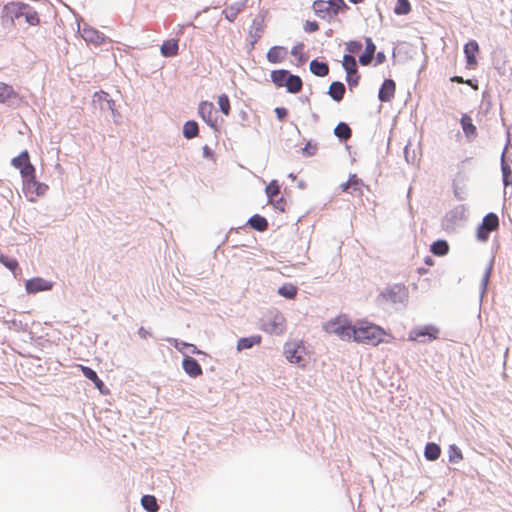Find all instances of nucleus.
<instances>
[{
	"label": "nucleus",
	"instance_id": "f257e3e1",
	"mask_svg": "<svg viewBox=\"0 0 512 512\" xmlns=\"http://www.w3.org/2000/svg\"><path fill=\"white\" fill-rule=\"evenodd\" d=\"M386 337L392 338V336L380 326L367 321H359L356 324L353 341L359 344L377 346L381 343L389 342Z\"/></svg>",
	"mask_w": 512,
	"mask_h": 512
},
{
	"label": "nucleus",
	"instance_id": "f03ea898",
	"mask_svg": "<svg viewBox=\"0 0 512 512\" xmlns=\"http://www.w3.org/2000/svg\"><path fill=\"white\" fill-rule=\"evenodd\" d=\"M323 329L329 334L336 335L343 341H353L356 324H352L351 320L347 315L340 314L335 318L327 321L323 325Z\"/></svg>",
	"mask_w": 512,
	"mask_h": 512
},
{
	"label": "nucleus",
	"instance_id": "7ed1b4c3",
	"mask_svg": "<svg viewBox=\"0 0 512 512\" xmlns=\"http://www.w3.org/2000/svg\"><path fill=\"white\" fill-rule=\"evenodd\" d=\"M284 355L290 363L300 367H304L309 358L307 348L300 340L287 341L284 345Z\"/></svg>",
	"mask_w": 512,
	"mask_h": 512
},
{
	"label": "nucleus",
	"instance_id": "20e7f679",
	"mask_svg": "<svg viewBox=\"0 0 512 512\" xmlns=\"http://www.w3.org/2000/svg\"><path fill=\"white\" fill-rule=\"evenodd\" d=\"M439 329L433 325H426L415 328L409 332L408 340L413 342L425 343L438 338Z\"/></svg>",
	"mask_w": 512,
	"mask_h": 512
},
{
	"label": "nucleus",
	"instance_id": "39448f33",
	"mask_svg": "<svg viewBox=\"0 0 512 512\" xmlns=\"http://www.w3.org/2000/svg\"><path fill=\"white\" fill-rule=\"evenodd\" d=\"M499 227V219L496 214L489 213L487 214L483 220L482 224L477 229V239L484 242L488 239L489 234Z\"/></svg>",
	"mask_w": 512,
	"mask_h": 512
},
{
	"label": "nucleus",
	"instance_id": "423d86ee",
	"mask_svg": "<svg viewBox=\"0 0 512 512\" xmlns=\"http://www.w3.org/2000/svg\"><path fill=\"white\" fill-rule=\"evenodd\" d=\"M53 287V282L48 281L41 277H35L25 282V289L29 294L38 292L49 291Z\"/></svg>",
	"mask_w": 512,
	"mask_h": 512
},
{
	"label": "nucleus",
	"instance_id": "0eeeda50",
	"mask_svg": "<svg viewBox=\"0 0 512 512\" xmlns=\"http://www.w3.org/2000/svg\"><path fill=\"white\" fill-rule=\"evenodd\" d=\"M264 330L270 334L280 335L285 331V318L281 313H275L264 324Z\"/></svg>",
	"mask_w": 512,
	"mask_h": 512
},
{
	"label": "nucleus",
	"instance_id": "6e6552de",
	"mask_svg": "<svg viewBox=\"0 0 512 512\" xmlns=\"http://www.w3.org/2000/svg\"><path fill=\"white\" fill-rule=\"evenodd\" d=\"M198 113L209 126H217V114L211 102H202L199 105Z\"/></svg>",
	"mask_w": 512,
	"mask_h": 512
},
{
	"label": "nucleus",
	"instance_id": "1a4fd4ad",
	"mask_svg": "<svg viewBox=\"0 0 512 512\" xmlns=\"http://www.w3.org/2000/svg\"><path fill=\"white\" fill-rule=\"evenodd\" d=\"M363 182L357 175L353 174L349 177L348 181L340 185L342 192H347L352 195L362 196Z\"/></svg>",
	"mask_w": 512,
	"mask_h": 512
},
{
	"label": "nucleus",
	"instance_id": "9d476101",
	"mask_svg": "<svg viewBox=\"0 0 512 512\" xmlns=\"http://www.w3.org/2000/svg\"><path fill=\"white\" fill-rule=\"evenodd\" d=\"M396 91V84L392 79H387L383 82L378 97L382 102H390L394 96Z\"/></svg>",
	"mask_w": 512,
	"mask_h": 512
},
{
	"label": "nucleus",
	"instance_id": "9b49d317",
	"mask_svg": "<svg viewBox=\"0 0 512 512\" xmlns=\"http://www.w3.org/2000/svg\"><path fill=\"white\" fill-rule=\"evenodd\" d=\"M245 7H246V0H240L237 2H233V3L229 4L223 10V14L229 22H233V21H235L237 16L244 10Z\"/></svg>",
	"mask_w": 512,
	"mask_h": 512
},
{
	"label": "nucleus",
	"instance_id": "f8f14e48",
	"mask_svg": "<svg viewBox=\"0 0 512 512\" xmlns=\"http://www.w3.org/2000/svg\"><path fill=\"white\" fill-rule=\"evenodd\" d=\"M460 124L467 140L472 141L477 137V128L468 114L461 116Z\"/></svg>",
	"mask_w": 512,
	"mask_h": 512
},
{
	"label": "nucleus",
	"instance_id": "ddd939ff",
	"mask_svg": "<svg viewBox=\"0 0 512 512\" xmlns=\"http://www.w3.org/2000/svg\"><path fill=\"white\" fill-rule=\"evenodd\" d=\"M384 296L392 302H402L407 297V289L404 285H394L385 292Z\"/></svg>",
	"mask_w": 512,
	"mask_h": 512
},
{
	"label": "nucleus",
	"instance_id": "4468645a",
	"mask_svg": "<svg viewBox=\"0 0 512 512\" xmlns=\"http://www.w3.org/2000/svg\"><path fill=\"white\" fill-rule=\"evenodd\" d=\"M20 174L23 178L24 185L28 188L36 185V171L35 167L31 164L30 160L20 170Z\"/></svg>",
	"mask_w": 512,
	"mask_h": 512
},
{
	"label": "nucleus",
	"instance_id": "2eb2a0df",
	"mask_svg": "<svg viewBox=\"0 0 512 512\" xmlns=\"http://www.w3.org/2000/svg\"><path fill=\"white\" fill-rule=\"evenodd\" d=\"M479 52L478 43L475 40H471L464 46V53L467 59L468 67H475L477 64L476 55Z\"/></svg>",
	"mask_w": 512,
	"mask_h": 512
},
{
	"label": "nucleus",
	"instance_id": "dca6fc26",
	"mask_svg": "<svg viewBox=\"0 0 512 512\" xmlns=\"http://www.w3.org/2000/svg\"><path fill=\"white\" fill-rule=\"evenodd\" d=\"M288 55V51L282 46H273L267 52V60L270 63L277 64L285 60Z\"/></svg>",
	"mask_w": 512,
	"mask_h": 512
},
{
	"label": "nucleus",
	"instance_id": "f3484780",
	"mask_svg": "<svg viewBox=\"0 0 512 512\" xmlns=\"http://www.w3.org/2000/svg\"><path fill=\"white\" fill-rule=\"evenodd\" d=\"M365 43V52L359 57V62L363 66H367L371 63L376 50V46L371 38L367 37L365 39Z\"/></svg>",
	"mask_w": 512,
	"mask_h": 512
},
{
	"label": "nucleus",
	"instance_id": "a211bd4d",
	"mask_svg": "<svg viewBox=\"0 0 512 512\" xmlns=\"http://www.w3.org/2000/svg\"><path fill=\"white\" fill-rule=\"evenodd\" d=\"M313 10L318 17L323 19L335 17V15L332 14V10L329 9V5H327V2L324 0L314 1Z\"/></svg>",
	"mask_w": 512,
	"mask_h": 512
},
{
	"label": "nucleus",
	"instance_id": "6ab92c4d",
	"mask_svg": "<svg viewBox=\"0 0 512 512\" xmlns=\"http://www.w3.org/2000/svg\"><path fill=\"white\" fill-rule=\"evenodd\" d=\"M345 90L342 82L335 81L330 84L328 94L333 100L340 102L344 98Z\"/></svg>",
	"mask_w": 512,
	"mask_h": 512
},
{
	"label": "nucleus",
	"instance_id": "aec40b11",
	"mask_svg": "<svg viewBox=\"0 0 512 512\" xmlns=\"http://www.w3.org/2000/svg\"><path fill=\"white\" fill-rule=\"evenodd\" d=\"M284 86L287 88L288 92L295 94L302 90L303 82L299 76L289 74Z\"/></svg>",
	"mask_w": 512,
	"mask_h": 512
},
{
	"label": "nucleus",
	"instance_id": "412c9836",
	"mask_svg": "<svg viewBox=\"0 0 512 512\" xmlns=\"http://www.w3.org/2000/svg\"><path fill=\"white\" fill-rule=\"evenodd\" d=\"M80 370L82 371L83 375L91 380L95 386L102 391V388L104 387L103 381L98 377L97 373L90 367L84 366V365H78Z\"/></svg>",
	"mask_w": 512,
	"mask_h": 512
},
{
	"label": "nucleus",
	"instance_id": "4be33fe9",
	"mask_svg": "<svg viewBox=\"0 0 512 512\" xmlns=\"http://www.w3.org/2000/svg\"><path fill=\"white\" fill-rule=\"evenodd\" d=\"M261 339L262 338L260 335H254V336H250V337L241 338L238 340L237 349L239 351L245 350V349H250L254 345L260 344Z\"/></svg>",
	"mask_w": 512,
	"mask_h": 512
},
{
	"label": "nucleus",
	"instance_id": "5701e85b",
	"mask_svg": "<svg viewBox=\"0 0 512 512\" xmlns=\"http://www.w3.org/2000/svg\"><path fill=\"white\" fill-rule=\"evenodd\" d=\"M248 224L251 228L263 232L267 230L268 228V221L263 216H260L258 214L253 215L249 220Z\"/></svg>",
	"mask_w": 512,
	"mask_h": 512
},
{
	"label": "nucleus",
	"instance_id": "b1692460",
	"mask_svg": "<svg viewBox=\"0 0 512 512\" xmlns=\"http://www.w3.org/2000/svg\"><path fill=\"white\" fill-rule=\"evenodd\" d=\"M310 71L319 77H325L329 73V67L324 62H319L318 60H312L310 62Z\"/></svg>",
	"mask_w": 512,
	"mask_h": 512
},
{
	"label": "nucleus",
	"instance_id": "393cba45",
	"mask_svg": "<svg viewBox=\"0 0 512 512\" xmlns=\"http://www.w3.org/2000/svg\"><path fill=\"white\" fill-rule=\"evenodd\" d=\"M424 455H425V458L429 461H435L437 460L440 455H441V448L438 444L436 443H428L426 446H425V450H424Z\"/></svg>",
	"mask_w": 512,
	"mask_h": 512
},
{
	"label": "nucleus",
	"instance_id": "a878e982",
	"mask_svg": "<svg viewBox=\"0 0 512 512\" xmlns=\"http://www.w3.org/2000/svg\"><path fill=\"white\" fill-rule=\"evenodd\" d=\"M178 52V42L174 39L165 41L161 46V53L165 57L175 56Z\"/></svg>",
	"mask_w": 512,
	"mask_h": 512
},
{
	"label": "nucleus",
	"instance_id": "bb28decb",
	"mask_svg": "<svg viewBox=\"0 0 512 512\" xmlns=\"http://www.w3.org/2000/svg\"><path fill=\"white\" fill-rule=\"evenodd\" d=\"M334 134L343 141H346L351 138L352 131L348 124L344 122H340L334 129Z\"/></svg>",
	"mask_w": 512,
	"mask_h": 512
},
{
	"label": "nucleus",
	"instance_id": "cd10ccee",
	"mask_svg": "<svg viewBox=\"0 0 512 512\" xmlns=\"http://www.w3.org/2000/svg\"><path fill=\"white\" fill-rule=\"evenodd\" d=\"M16 97H17V93L14 91L12 86L5 84V83L0 84V102L1 103H4V102L11 100L13 98H16Z\"/></svg>",
	"mask_w": 512,
	"mask_h": 512
},
{
	"label": "nucleus",
	"instance_id": "c85d7f7f",
	"mask_svg": "<svg viewBox=\"0 0 512 512\" xmlns=\"http://www.w3.org/2000/svg\"><path fill=\"white\" fill-rule=\"evenodd\" d=\"M81 35L87 42L98 44L102 41V37L98 31L92 28H83Z\"/></svg>",
	"mask_w": 512,
	"mask_h": 512
},
{
	"label": "nucleus",
	"instance_id": "c756f323",
	"mask_svg": "<svg viewBox=\"0 0 512 512\" xmlns=\"http://www.w3.org/2000/svg\"><path fill=\"white\" fill-rule=\"evenodd\" d=\"M289 72L287 70H275L271 73L272 82L277 87H283L285 85L286 79L289 76Z\"/></svg>",
	"mask_w": 512,
	"mask_h": 512
},
{
	"label": "nucleus",
	"instance_id": "7c9ffc66",
	"mask_svg": "<svg viewBox=\"0 0 512 512\" xmlns=\"http://www.w3.org/2000/svg\"><path fill=\"white\" fill-rule=\"evenodd\" d=\"M141 504L145 510L148 512H157L159 510V506L157 504V500L152 495H145L141 499Z\"/></svg>",
	"mask_w": 512,
	"mask_h": 512
},
{
	"label": "nucleus",
	"instance_id": "2f4dec72",
	"mask_svg": "<svg viewBox=\"0 0 512 512\" xmlns=\"http://www.w3.org/2000/svg\"><path fill=\"white\" fill-rule=\"evenodd\" d=\"M326 2L327 5H329V9L332 10V14L335 16H337L340 12H344L349 9L344 0H328Z\"/></svg>",
	"mask_w": 512,
	"mask_h": 512
},
{
	"label": "nucleus",
	"instance_id": "473e14b6",
	"mask_svg": "<svg viewBox=\"0 0 512 512\" xmlns=\"http://www.w3.org/2000/svg\"><path fill=\"white\" fill-rule=\"evenodd\" d=\"M449 251V245L445 240H438L431 246V252L437 256H444Z\"/></svg>",
	"mask_w": 512,
	"mask_h": 512
},
{
	"label": "nucleus",
	"instance_id": "72a5a7b5",
	"mask_svg": "<svg viewBox=\"0 0 512 512\" xmlns=\"http://www.w3.org/2000/svg\"><path fill=\"white\" fill-rule=\"evenodd\" d=\"M342 65L347 74H356L357 63L352 55H344Z\"/></svg>",
	"mask_w": 512,
	"mask_h": 512
},
{
	"label": "nucleus",
	"instance_id": "f704fd0d",
	"mask_svg": "<svg viewBox=\"0 0 512 512\" xmlns=\"http://www.w3.org/2000/svg\"><path fill=\"white\" fill-rule=\"evenodd\" d=\"M266 195L270 203H273L274 198L280 193V185L276 180H272L265 189Z\"/></svg>",
	"mask_w": 512,
	"mask_h": 512
},
{
	"label": "nucleus",
	"instance_id": "c9c22d12",
	"mask_svg": "<svg viewBox=\"0 0 512 512\" xmlns=\"http://www.w3.org/2000/svg\"><path fill=\"white\" fill-rule=\"evenodd\" d=\"M297 291V287L293 284H285L278 289V293L287 299H294Z\"/></svg>",
	"mask_w": 512,
	"mask_h": 512
},
{
	"label": "nucleus",
	"instance_id": "e433bc0d",
	"mask_svg": "<svg viewBox=\"0 0 512 512\" xmlns=\"http://www.w3.org/2000/svg\"><path fill=\"white\" fill-rule=\"evenodd\" d=\"M411 11V5L408 0H397L394 7L396 15H407Z\"/></svg>",
	"mask_w": 512,
	"mask_h": 512
},
{
	"label": "nucleus",
	"instance_id": "4c0bfd02",
	"mask_svg": "<svg viewBox=\"0 0 512 512\" xmlns=\"http://www.w3.org/2000/svg\"><path fill=\"white\" fill-rule=\"evenodd\" d=\"M30 160L28 151H23L17 157L12 159V165L19 169V171L26 165V163Z\"/></svg>",
	"mask_w": 512,
	"mask_h": 512
},
{
	"label": "nucleus",
	"instance_id": "58836bf2",
	"mask_svg": "<svg viewBox=\"0 0 512 512\" xmlns=\"http://www.w3.org/2000/svg\"><path fill=\"white\" fill-rule=\"evenodd\" d=\"M448 457L451 463H458L463 459V454L455 444H452L448 449Z\"/></svg>",
	"mask_w": 512,
	"mask_h": 512
},
{
	"label": "nucleus",
	"instance_id": "ea45409f",
	"mask_svg": "<svg viewBox=\"0 0 512 512\" xmlns=\"http://www.w3.org/2000/svg\"><path fill=\"white\" fill-rule=\"evenodd\" d=\"M217 103L219 105L221 112L224 115L228 116L231 110L229 97L226 94H221L218 97Z\"/></svg>",
	"mask_w": 512,
	"mask_h": 512
},
{
	"label": "nucleus",
	"instance_id": "a19ab883",
	"mask_svg": "<svg viewBox=\"0 0 512 512\" xmlns=\"http://www.w3.org/2000/svg\"><path fill=\"white\" fill-rule=\"evenodd\" d=\"M502 174H503V182L505 186H509L512 184V171L510 166L502 161L501 165Z\"/></svg>",
	"mask_w": 512,
	"mask_h": 512
},
{
	"label": "nucleus",
	"instance_id": "79ce46f5",
	"mask_svg": "<svg viewBox=\"0 0 512 512\" xmlns=\"http://www.w3.org/2000/svg\"><path fill=\"white\" fill-rule=\"evenodd\" d=\"M0 263L6 268L14 272L18 268V262L14 258H8L7 256L0 254Z\"/></svg>",
	"mask_w": 512,
	"mask_h": 512
},
{
	"label": "nucleus",
	"instance_id": "37998d69",
	"mask_svg": "<svg viewBox=\"0 0 512 512\" xmlns=\"http://www.w3.org/2000/svg\"><path fill=\"white\" fill-rule=\"evenodd\" d=\"M303 49H304L303 43H299V44L295 45L291 50V54L293 56L297 57L300 62L305 61Z\"/></svg>",
	"mask_w": 512,
	"mask_h": 512
},
{
	"label": "nucleus",
	"instance_id": "c03bdc74",
	"mask_svg": "<svg viewBox=\"0 0 512 512\" xmlns=\"http://www.w3.org/2000/svg\"><path fill=\"white\" fill-rule=\"evenodd\" d=\"M23 14L25 15L26 21L30 25H37V24H39V16H38L37 12L32 11V10H28L27 12H25Z\"/></svg>",
	"mask_w": 512,
	"mask_h": 512
},
{
	"label": "nucleus",
	"instance_id": "a18cd8bd",
	"mask_svg": "<svg viewBox=\"0 0 512 512\" xmlns=\"http://www.w3.org/2000/svg\"><path fill=\"white\" fill-rule=\"evenodd\" d=\"M349 53H358L362 49V43L359 41H350L346 47Z\"/></svg>",
	"mask_w": 512,
	"mask_h": 512
},
{
	"label": "nucleus",
	"instance_id": "49530a36",
	"mask_svg": "<svg viewBox=\"0 0 512 512\" xmlns=\"http://www.w3.org/2000/svg\"><path fill=\"white\" fill-rule=\"evenodd\" d=\"M319 29V25L316 21H306L304 30L308 33L316 32Z\"/></svg>",
	"mask_w": 512,
	"mask_h": 512
},
{
	"label": "nucleus",
	"instance_id": "de8ad7c7",
	"mask_svg": "<svg viewBox=\"0 0 512 512\" xmlns=\"http://www.w3.org/2000/svg\"><path fill=\"white\" fill-rule=\"evenodd\" d=\"M346 81L350 87L357 86L359 81V75L356 74H347Z\"/></svg>",
	"mask_w": 512,
	"mask_h": 512
},
{
	"label": "nucleus",
	"instance_id": "09e8293b",
	"mask_svg": "<svg viewBox=\"0 0 512 512\" xmlns=\"http://www.w3.org/2000/svg\"><path fill=\"white\" fill-rule=\"evenodd\" d=\"M276 209L280 210V211H285V208H286V201L284 198H280L278 200H276L274 198V201L273 203H271Z\"/></svg>",
	"mask_w": 512,
	"mask_h": 512
},
{
	"label": "nucleus",
	"instance_id": "8fccbe9b",
	"mask_svg": "<svg viewBox=\"0 0 512 512\" xmlns=\"http://www.w3.org/2000/svg\"><path fill=\"white\" fill-rule=\"evenodd\" d=\"M183 134L187 139H192V121H187L185 123Z\"/></svg>",
	"mask_w": 512,
	"mask_h": 512
},
{
	"label": "nucleus",
	"instance_id": "3c124183",
	"mask_svg": "<svg viewBox=\"0 0 512 512\" xmlns=\"http://www.w3.org/2000/svg\"><path fill=\"white\" fill-rule=\"evenodd\" d=\"M275 113H276L277 118L280 121H283L286 118V116L288 115V111L284 107H277L275 109Z\"/></svg>",
	"mask_w": 512,
	"mask_h": 512
},
{
	"label": "nucleus",
	"instance_id": "603ef678",
	"mask_svg": "<svg viewBox=\"0 0 512 512\" xmlns=\"http://www.w3.org/2000/svg\"><path fill=\"white\" fill-rule=\"evenodd\" d=\"M183 368L189 374L192 375V360L186 356L183 360Z\"/></svg>",
	"mask_w": 512,
	"mask_h": 512
},
{
	"label": "nucleus",
	"instance_id": "864d4df0",
	"mask_svg": "<svg viewBox=\"0 0 512 512\" xmlns=\"http://www.w3.org/2000/svg\"><path fill=\"white\" fill-rule=\"evenodd\" d=\"M34 187H36V191H37L38 195L43 194L48 188L47 185L38 183L37 181H36V185Z\"/></svg>",
	"mask_w": 512,
	"mask_h": 512
},
{
	"label": "nucleus",
	"instance_id": "5fc2aeb1",
	"mask_svg": "<svg viewBox=\"0 0 512 512\" xmlns=\"http://www.w3.org/2000/svg\"><path fill=\"white\" fill-rule=\"evenodd\" d=\"M201 373H202L201 366L196 361H194V377L197 375H200Z\"/></svg>",
	"mask_w": 512,
	"mask_h": 512
},
{
	"label": "nucleus",
	"instance_id": "6e6d98bb",
	"mask_svg": "<svg viewBox=\"0 0 512 512\" xmlns=\"http://www.w3.org/2000/svg\"><path fill=\"white\" fill-rule=\"evenodd\" d=\"M376 59L378 64L383 63L385 61V54L383 52H378Z\"/></svg>",
	"mask_w": 512,
	"mask_h": 512
},
{
	"label": "nucleus",
	"instance_id": "4d7b16f0",
	"mask_svg": "<svg viewBox=\"0 0 512 512\" xmlns=\"http://www.w3.org/2000/svg\"><path fill=\"white\" fill-rule=\"evenodd\" d=\"M253 26H256L257 32L261 33L263 31L262 23L257 22L256 20L253 21Z\"/></svg>",
	"mask_w": 512,
	"mask_h": 512
},
{
	"label": "nucleus",
	"instance_id": "13d9d810",
	"mask_svg": "<svg viewBox=\"0 0 512 512\" xmlns=\"http://www.w3.org/2000/svg\"><path fill=\"white\" fill-rule=\"evenodd\" d=\"M451 81L456 83H465V80L461 76H454L451 78Z\"/></svg>",
	"mask_w": 512,
	"mask_h": 512
},
{
	"label": "nucleus",
	"instance_id": "bf43d9fd",
	"mask_svg": "<svg viewBox=\"0 0 512 512\" xmlns=\"http://www.w3.org/2000/svg\"><path fill=\"white\" fill-rule=\"evenodd\" d=\"M174 342H175V347L177 349H179V351L182 352V353H183V350H182L183 348L190 346L189 344L182 343V347H179V343L177 342V340H174Z\"/></svg>",
	"mask_w": 512,
	"mask_h": 512
},
{
	"label": "nucleus",
	"instance_id": "052dcab7",
	"mask_svg": "<svg viewBox=\"0 0 512 512\" xmlns=\"http://www.w3.org/2000/svg\"><path fill=\"white\" fill-rule=\"evenodd\" d=\"M425 263L429 266H433L434 265V261L431 257H426L425 259Z\"/></svg>",
	"mask_w": 512,
	"mask_h": 512
},
{
	"label": "nucleus",
	"instance_id": "680f3d73",
	"mask_svg": "<svg viewBox=\"0 0 512 512\" xmlns=\"http://www.w3.org/2000/svg\"><path fill=\"white\" fill-rule=\"evenodd\" d=\"M465 83L472 86L474 89H477V85H473L471 80H465Z\"/></svg>",
	"mask_w": 512,
	"mask_h": 512
},
{
	"label": "nucleus",
	"instance_id": "e2e57ef3",
	"mask_svg": "<svg viewBox=\"0 0 512 512\" xmlns=\"http://www.w3.org/2000/svg\"><path fill=\"white\" fill-rule=\"evenodd\" d=\"M193 133H194V137L197 136L198 134V126L197 124L194 122V130H193Z\"/></svg>",
	"mask_w": 512,
	"mask_h": 512
},
{
	"label": "nucleus",
	"instance_id": "0e129e2a",
	"mask_svg": "<svg viewBox=\"0 0 512 512\" xmlns=\"http://www.w3.org/2000/svg\"><path fill=\"white\" fill-rule=\"evenodd\" d=\"M353 4H360L363 3L365 0H349Z\"/></svg>",
	"mask_w": 512,
	"mask_h": 512
},
{
	"label": "nucleus",
	"instance_id": "69168bd1",
	"mask_svg": "<svg viewBox=\"0 0 512 512\" xmlns=\"http://www.w3.org/2000/svg\"><path fill=\"white\" fill-rule=\"evenodd\" d=\"M204 153H205L206 155H210V151H209L208 147H205V148H204Z\"/></svg>",
	"mask_w": 512,
	"mask_h": 512
},
{
	"label": "nucleus",
	"instance_id": "338daca9",
	"mask_svg": "<svg viewBox=\"0 0 512 512\" xmlns=\"http://www.w3.org/2000/svg\"><path fill=\"white\" fill-rule=\"evenodd\" d=\"M418 272L421 274V273H425V272H426V270H425V269H423V268H419V269H418Z\"/></svg>",
	"mask_w": 512,
	"mask_h": 512
}]
</instances>
